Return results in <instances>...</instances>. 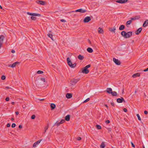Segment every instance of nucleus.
Returning a JSON list of instances; mask_svg holds the SVG:
<instances>
[{
    "label": "nucleus",
    "mask_w": 148,
    "mask_h": 148,
    "mask_svg": "<svg viewBox=\"0 0 148 148\" xmlns=\"http://www.w3.org/2000/svg\"><path fill=\"white\" fill-rule=\"evenodd\" d=\"M132 32H129L126 33L125 31L121 32V35L125 38H127L131 37L132 35Z\"/></svg>",
    "instance_id": "1"
},
{
    "label": "nucleus",
    "mask_w": 148,
    "mask_h": 148,
    "mask_svg": "<svg viewBox=\"0 0 148 148\" xmlns=\"http://www.w3.org/2000/svg\"><path fill=\"white\" fill-rule=\"evenodd\" d=\"M90 67V65L88 64L83 68L82 72L83 73L87 74L89 72V70L88 69Z\"/></svg>",
    "instance_id": "2"
},
{
    "label": "nucleus",
    "mask_w": 148,
    "mask_h": 148,
    "mask_svg": "<svg viewBox=\"0 0 148 148\" xmlns=\"http://www.w3.org/2000/svg\"><path fill=\"white\" fill-rule=\"evenodd\" d=\"M67 61L69 65L72 68H75L76 66V64H72V63L69 58H67Z\"/></svg>",
    "instance_id": "3"
},
{
    "label": "nucleus",
    "mask_w": 148,
    "mask_h": 148,
    "mask_svg": "<svg viewBox=\"0 0 148 148\" xmlns=\"http://www.w3.org/2000/svg\"><path fill=\"white\" fill-rule=\"evenodd\" d=\"M107 90H110V91H109L108 90H107V92L109 94H111L113 96H116L117 95V93L115 91H112V90L111 88H108Z\"/></svg>",
    "instance_id": "4"
},
{
    "label": "nucleus",
    "mask_w": 148,
    "mask_h": 148,
    "mask_svg": "<svg viewBox=\"0 0 148 148\" xmlns=\"http://www.w3.org/2000/svg\"><path fill=\"white\" fill-rule=\"evenodd\" d=\"M79 80V78L74 79H72L71 80V84L72 85H74L76 84L78 82Z\"/></svg>",
    "instance_id": "5"
},
{
    "label": "nucleus",
    "mask_w": 148,
    "mask_h": 148,
    "mask_svg": "<svg viewBox=\"0 0 148 148\" xmlns=\"http://www.w3.org/2000/svg\"><path fill=\"white\" fill-rule=\"evenodd\" d=\"M91 20V19L89 16L86 17L84 20V22L85 23L88 22Z\"/></svg>",
    "instance_id": "6"
},
{
    "label": "nucleus",
    "mask_w": 148,
    "mask_h": 148,
    "mask_svg": "<svg viewBox=\"0 0 148 148\" xmlns=\"http://www.w3.org/2000/svg\"><path fill=\"white\" fill-rule=\"evenodd\" d=\"M113 61L117 65H119L120 64L121 62L115 58H113Z\"/></svg>",
    "instance_id": "7"
},
{
    "label": "nucleus",
    "mask_w": 148,
    "mask_h": 148,
    "mask_svg": "<svg viewBox=\"0 0 148 148\" xmlns=\"http://www.w3.org/2000/svg\"><path fill=\"white\" fill-rule=\"evenodd\" d=\"M42 140V139H40L35 142L33 145V147L34 148L36 147L37 145H38Z\"/></svg>",
    "instance_id": "8"
},
{
    "label": "nucleus",
    "mask_w": 148,
    "mask_h": 148,
    "mask_svg": "<svg viewBox=\"0 0 148 148\" xmlns=\"http://www.w3.org/2000/svg\"><path fill=\"white\" fill-rule=\"evenodd\" d=\"M36 2L38 4L44 5H45V1L41 0H38L36 1Z\"/></svg>",
    "instance_id": "9"
},
{
    "label": "nucleus",
    "mask_w": 148,
    "mask_h": 148,
    "mask_svg": "<svg viewBox=\"0 0 148 148\" xmlns=\"http://www.w3.org/2000/svg\"><path fill=\"white\" fill-rule=\"evenodd\" d=\"M123 101H124V100L122 97H121V98H118L117 99V102L118 103H121Z\"/></svg>",
    "instance_id": "10"
},
{
    "label": "nucleus",
    "mask_w": 148,
    "mask_h": 148,
    "mask_svg": "<svg viewBox=\"0 0 148 148\" xmlns=\"http://www.w3.org/2000/svg\"><path fill=\"white\" fill-rule=\"evenodd\" d=\"M127 0H119L116 1V2L118 3H123L126 2Z\"/></svg>",
    "instance_id": "11"
},
{
    "label": "nucleus",
    "mask_w": 148,
    "mask_h": 148,
    "mask_svg": "<svg viewBox=\"0 0 148 148\" xmlns=\"http://www.w3.org/2000/svg\"><path fill=\"white\" fill-rule=\"evenodd\" d=\"M18 64V62H16L15 63H13L12 65H10L8 66L9 67H11L12 68H14L15 67L16 64Z\"/></svg>",
    "instance_id": "12"
},
{
    "label": "nucleus",
    "mask_w": 148,
    "mask_h": 148,
    "mask_svg": "<svg viewBox=\"0 0 148 148\" xmlns=\"http://www.w3.org/2000/svg\"><path fill=\"white\" fill-rule=\"evenodd\" d=\"M140 18V16H137L135 17H132L130 19L132 21L133 20H138Z\"/></svg>",
    "instance_id": "13"
},
{
    "label": "nucleus",
    "mask_w": 148,
    "mask_h": 148,
    "mask_svg": "<svg viewBox=\"0 0 148 148\" xmlns=\"http://www.w3.org/2000/svg\"><path fill=\"white\" fill-rule=\"evenodd\" d=\"M142 30V28L140 27L138 28L135 32L136 34L137 35L139 34L141 32Z\"/></svg>",
    "instance_id": "14"
},
{
    "label": "nucleus",
    "mask_w": 148,
    "mask_h": 148,
    "mask_svg": "<svg viewBox=\"0 0 148 148\" xmlns=\"http://www.w3.org/2000/svg\"><path fill=\"white\" fill-rule=\"evenodd\" d=\"M66 97L68 99L71 98L72 97V94L70 93H67L66 95Z\"/></svg>",
    "instance_id": "15"
},
{
    "label": "nucleus",
    "mask_w": 148,
    "mask_h": 148,
    "mask_svg": "<svg viewBox=\"0 0 148 148\" xmlns=\"http://www.w3.org/2000/svg\"><path fill=\"white\" fill-rule=\"evenodd\" d=\"M148 20H146L144 23L143 25V26L144 27H146L148 26Z\"/></svg>",
    "instance_id": "16"
},
{
    "label": "nucleus",
    "mask_w": 148,
    "mask_h": 148,
    "mask_svg": "<svg viewBox=\"0 0 148 148\" xmlns=\"http://www.w3.org/2000/svg\"><path fill=\"white\" fill-rule=\"evenodd\" d=\"M98 32L100 34H103V30L100 27H99L98 29Z\"/></svg>",
    "instance_id": "17"
},
{
    "label": "nucleus",
    "mask_w": 148,
    "mask_h": 148,
    "mask_svg": "<svg viewBox=\"0 0 148 148\" xmlns=\"http://www.w3.org/2000/svg\"><path fill=\"white\" fill-rule=\"evenodd\" d=\"M5 37L3 35H2L0 36V42H3Z\"/></svg>",
    "instance_id": "18"
},
{
    "label": "nucleus",
    "mask_w": 148,
    "mask_h": 148,
    "mask_svg": "<svg viewBox=\"0 0 148 148\" xmlns=\"http://www.w3.org/2000/svg\"><path fill=\"white\" fill-rule=\"evenodd\" d=\"M70 115L69 114L66 116L65 118V120L67 121H69L70 120Z\"/></svg>",
    "instance_id": "19"
},
{
    "label": "nucleus",
    "mask_w": 148,
    "mask_h": 148,
    "mask_svg": "<svg viewBox=\"0 0 148 148\" xmlns=\"http://www.w3.org/2000/svg\"><path fill=\"white\" fill-rule=\"evenodd\" d=\"M140 75V74L139 73H136L134 74L132 76V77L134 78H135L137 77H139Z\"/></svg>",
    "instance_id": "20"
},
{
    "label": "nucleus",
    "mask_w": 148,
    "mask_h": 148,
    "mask_svg": "<svg viewBox=\"0 0 148 148\" xmlns=\"http://www.w3.org/2000/svg\"><path fill=\"white\" fill-rule=\"evenodd\" d=\"M125 26L123 25H121L119 27V29L120 30H123L125 28Z\"/></svg>",
    "instance_id": "21"
},
{
    "label": "nucleus",
    "mask_w": 148,
    "mask_h": 148,
    "mask_svg": "<svg viewBox=\"0 0 148 148\" xmlns=\"http://www.w3.org/2000/svg\"><path fill=\"white\" fill-rule=\"evenodd\" d=\"M116 30V27H114L112 28H110V31L113 32L114 33H115Z\"/></svg>",
    "instance_id": "22"
},
{
    "label": "nucleus",
    "mask_w": 148,
    "mask_h": 148,
    "mask_svg": "<svg viewBox=\"0 0 148 148\" xmlns=\"http://www.w3.org/2000/svg\"><path fill=\"white\" fill-rule=\"evenodd\" d=\"M78 58L80 60H82L84 59V57L83 56H82L81 55H79L78 56Z\"/></svg>",
    "instance_id": "23"
},
{
    "label": "nucleus",
    "mask_w": 148,
    "mask_h": 148,
    "mask_svg": "<svg viewBox=\"0 0 148 148\" xmlns=\"http://www.w3.org/2000/svg\"><path fill=\"white\" fill-rule=\"evenodd\" d=\"M79 12L81 13H84L87 11L86 10H84L83 9H79Z\"/></svg>",
    "instance_id": "24"
},
{
    "label": "nucleus",
    "mask_w": 148,
    "mask_h": 148,
    "mask_svg": "<svg viewBox=\"0 0 148 148\" xmlns=\"http://www.w3.org/2000/svg\"><path fill=\"white\" fill-rule=\"evenodd\" d=\"M87 51L89 53H92L93 52V50L92 49L90 48V47H88L87 49Z\"/></svg>",
    "instance_id": "25"
},
{
    "label": "nucleus",
    "mask_w": 148,
    "mask_h": 148,
    "mask_svg": "<svg viewBox=\"0 0 148 148\" xmlns=\"http://www.w3.org/2000/svg\"><path fill=\"white\" fill-rule=\"evenodd\" d=\"M33 16H41V15L39 14H37L35 13H32Z\"/></svg>",
    "instance_id": "26"
},
{
    "label": "nucleus",
    "mask_w": 148,
    "mask_h": 148,
    "mask_svg": "<svg viewBox=\"0 0 148 148\" xmlns=\"http://www.w3.org/2000/svg\"><path fill=\"white\" fill-rule=\"evenodd\" d=\"M105 147V145L104 142L102 143L101 145H100V147L101 148H104Z\"/></svg>",
    "instance_id": "27"
},
{
    "label": "nucleus",
    "mask_w": 148,
    "mask_h": 148,
    "mask_svg": "<svg viewBox=\"0 0 148 148\" xmlns=\"http://www.w3.org/2000/svg\"><path fill=\"white\" fill-rule=\"evenodd\" d=\"M55 106H56V105L54 103H51V107L52 109H54L55 108Z\"/></svg>",
    "instance_id": "28"
},
{
    "label": "nucleus",
    "mask_w": 148,
    "mask_h": 148,
    "mask_svg": "<svg viewBox=\"0 0 148 148\" xmlns=\"http://www.w3.org/2000/svg\"><path fill=\"white\" fill-rule=\"evenodd\" d=\"M132 21L131 19L128 21H127L126 23V24L127 25H129L131 24V23L132 22Z\"/></svg>",
    "instance_id": "29"
},
{
    "label": "nucleus",
    "mask_w": 148,
    "mask_h": 148,
    "mask_svg": "<svg viewBox=\"0 0 148 148\" xmlns=\"http://www.w3.org/2000/svg\"><path fill=\"white\" fill-rule=\"evenodd\" d=\"M49 127V124H47V125L44 128L45 131L44 132V133H45L46 132V130L48 129Z\"/></svg>",
    "instance_id": "30"
},
{
    "label": "nucleus",
    "mask_w": 148,
    "mask_h": 148,
    "mask_svg": "<svg viewBox=\"0 0 148 148\" xmlns=\"http://www.w3.org/2000/svg\"><path fill=\"white\" fill-rule=\"evenodd\" d=\"M47 36L51 38L52 40H53V35L51 34H47Z\"/></svg>",
    "instance_id": "31"
},
{
    "label": "nucleus",
    "mask_w": 148,
    "mask_h": 148,
    "mask_svg": "<svg viewBox=\"0 0 148 148\" xmlns=\"http://www.w3.org/2000/svg\"><path fill=\"white\" fill-rule=\"evenodd\" d=\"M31 18L32 20L35 21L36 20V17H35L32 16L31 17Z\"/></svg>",
    "instance_id": "32"
},
{
    "label": "nucleus",
    "mask_w": 148,
    "mask_h": 148,
    "mask_svg": "<svg viewBox=\"0 0 148 148\" xmlns=\"http://www.w3.org/2000/svg\"><path fill=\"white\" fill-rule=\"evenodd\" d=\"M96 127L98 129H101V126L99 125H96Z\"/></svg>",
    "instance_id": "33"
},
{
    "label": "nucleus",
    "mask_w": 148,
    "mask_h": 148,
    "mask_svg": "<svg viewBox=\"0 0 148 148\" xmlns=\"http://www.w3.org/2000/svg\"><path fill=\"white\" fill-rule=\"evenodd\" d=\"M136 116L138 118V120L139 121H140L141 120V118L138 114H136Z\"/></svg>",
    "instance_id": "34"
},
{
    "label": "nucleus",
    "mask_w": 148,
    "mask_h": 148,
    "mask_svg": "<svg viewBox=\"0 0 148 148\" xmlns=\"http://www.w3.org/2000/svg\"><path fill=\"white\" fill-rule=\"evenodd\" d=\"M79 12V9L75 11H71L69 12V13H71V12Z\"/></svg>",
    "instance_id": "35"
},
{
    "label": "nucleus",
    "mask_w": 148,
    "mask_h": 148,
    "mask_svg": "<svg viewBox=\"0 0 148 148\" xmlns=\"http://www.w3.org/2000/svg\"><path fill=\"white\" fill-rule=\"evenodd\" d=\"M37 73L38 74H42L43 73V71H37Z\"/></svg>",
    "instance_id": "36"
},
{
    "label": "nucleus",
    "mask_w": 148,
    "mask_h": 148,
    "mask_svg": "<svg viewBox=\"0 0 148 148\" xmlns=\"http://www.w3.org/2000/svg\"><path fill=\"white\" fill-rule=\"evenodd\" d=\"M90 100V98H88L87 99H86V100L84 101V103H86L88 101Z\"/></svg>",
    "instance_id": "37"
},
{
    "label": "nucleus",
    "mask_w": 148,
    "mask_h": 148,
    "mask_svg": "<svg viewBox=\"0 0 148 148\" xmlns=\"http://www.w3.org/2000/svg\"><path fill=\"white\" fill-rule=\"evenodd\" d=\"M65 121V120L64 119H62L60 122V123L61 124L63 123Z\"/></svg>",
    "instance_id": "38"
},
{
    "label": "nucleus",
    "mask_w": 148,
    "mask_h": 148,
    "mask_svg": "<svg viewBox=\"0 0 148 148\" xmlns=\"http://www.w3.org/2000/svg\"><path fill=\"white\" fill-rule=\"evenodd\" d=\"M36 117V116L35 115H33L31 117V118L32 119H34Z\"/></svg>",
    "instance_id": "39"
},
{
    "label": "nucleus",
    "mask_w": 148,
    "mask_h": 148,
    "mask_svg": "<svg viewBox=\"0 0 148 148\" xmlns=\"http://www.w3.org/2000/svg\"><path fill=\"white\" fill-rule=\"evenodd\" d=\"M2 80H4L5 79V77L4 75H3L1 77Z\"/></svg>",
    "instance_id": "40"
},
{
    "label": "nucleus",
    "mask_w": 148,
    "mask_h": 148,
    "mask_svg": "<svg viewBox=\"0 0 148 148\" xmlns=\"http://www.w3.org/2000/svg\"><path fill=\"white\" fill-rule=\"evenodd\" d=\"M27 14L28 15L32 16V13H30L29 12H27Z\"/></svg>",
    "instance_id": "41"
},
{
    "label": "nucleus",
    "mask_w": 148,
    "mask_h": 148,
    "mask_svg": "<svg viewBox=\"0 0 148 148\" xmlns=\"http://www.w3.org/2000/svg\"><path fill=\"white\" fill-rule=\"evenodd\" d=\"M16 126V124L14 123H13L12 124V128Z\"/></svg>",
    "instance_id": "42"
},
{
    "label": "nucleus",
    "mask_w": 148,
    "mask_h": 148,
    "mask_svg": "<svg viewBox=\"0 0 148 148\" xmlns=\"http://www.w3.org/2000/svg\"><path fill=\"white\" fill-rule=\"evenodd\" d=\"M41 80L42 81H43V82H45V78H41Z\"/></svg>",
    "instance_id": "43"
},
{
    "label": "nucleus",
    "mask_w": 148,
    "mask_h": 148,
    "mask_svg": "<svg viewBox=\"0 0 148 148\" xmlns=\"http://www.w3.org/2000/svg\"><path fill=\"white\" fill-rule=\"evenodd\" d=\"M60 21L62 22H66V20L64 19H61Z\"/></svg>",
    "instance_id": "44"
},
{
    "label": "nucleus",
    "mask_w": 148,
    "mask_h": 148,
    "mask_svg": "<svg viewBox=\"0 0 148 148\" xmlns=\"http://www.w3.org/2000/svg\"><path fill=\"white\" fill-rule=\"evenodd\" d=\"M110 121L109 120H107L106 121H105V123L107 124L109 123H110Z\"/></svg>",
    "instance_id": "45"
},
{
    "label": "nucleus",
    "mask_w": 148,
    "mask_h": 148,
    "mask_svg": "<svg viewBox=\"0 0 148 148\" xmlns=\"http://www.w3.org/2000/svg\"><path fill=\"white\" fill-rule=\"evenodd\" d=\"M132 146L133 147H135V145L132 142H131Z\"/></svg>",
    "instance_id": "46"
},
{
    "label": "nucleus",
    "mask_w": 148,
    "mask_h": 148,
    "mask_svg": "<svg viewBox=\"0 0 148 148\" xmlns=\"http://www.w3.org/2000/svg\"><path fill=\"white\" fill-rule=\"evenodd\" d=\"M5 100L7 101H8L9 100V98L8 97H7L5 99Z\"/></svg>",
    "instance_id": "47"
},
{
    "label": "nucleus",
    "mask_w": 148,
    "mask_h": 148,
    "mask_svg": "<svg viewBox=\"0 0 148 148\" xmlns=\"http://www.w3.org/2000/svg\"><path fill=\"white\" fill-rule=\"evenodd\" d=\"M81 138L80 137H78L77 138V140H80L81 139Z\"/></svg>",
    "instance_id": "48"
},
{
    "label": "nucleus",
    "mask_w": 148,
    "mask_h": 148,
    "mask_svg": "<svg viewBox=\"0 0 148 148\" xmlns=\"http://www.w3.org/2000/svg\"><path fill=\"white\" fill-rule=\"evenodd\" d=\"M10 123H8L7 124V127H10Z\"/></svg>",
    "instance_id": "49"
},
{
    "label": "nucleus",
    "mask_w": 148,
    "mask_h": 148,
    "mask_svg": "<svg viewBox=\"0 0 148 148\" xmlns=\"http://www.w3.org/2000/svg\"><path fill=\"white\" fill-rule=\"evenodd\" d=\"M144 114H148V112L146 110H145L144 112Z\"/></svg>",
    "instance_id": "50"
},
{
    "label": "nucleus",
    "mask_w": 148,
    "mask_h": 148,
    "mask_svg": "<svg viewBox=\"0 0 148 148\" xmlns=\"http://www.w3.org/2000/svg\"><path fill=\"white\" fill-rule=\"evenodd\" d=\"M143 71L144 72L148 71V68L146 69H144Z\"/></svg>",
    "instance_id": "51"
},
{
    "label": "nucleus",
    "mask_w": 148,
    "mask_h": 148,
    "mask_svg": "<svg viewBox=\"0 0 148 148\" xmlns=\"http://www.w3.org/2000/svg\"><path fill=\"white\" fill-rule=\"evenodd\" d=\"M123 110V111L125 112H126L127 111V109L125 108H124Z\"/></svg>",
    "instance_id": "52"
},
{
    "label": "nucleus",
    "mask_w": 148,
    "mask_h": 148,
    "mask_svg": "<svg viewBox=\"0 0 148 148\" xmlns=\"http://www.w3.org/2000/svg\"><path fill=\"white\" fill-rule=\"evenodd\" d=\"M12 53H14L15 52V51L14 50H12L11 51Z\"/></svg>",
    "instance_id": "53"
},
{
    "label": "nucleus",
    "mask_w": 148,
    "mask_h": 148,
    "mask_svg": "<svg viewBox=\"0 0 148 148\" xmlns=\"http://www.w3.org/2000/svg\"><path fill=\"white\" fill-rule=\"evenodd\" d=\"M22 128V125H19V128Z\"/></svg>",
    "instance_id": "54"
},
{
    "label": "nucleus",
    "mask_w": 148,
    "mask_h": 148,
    "mask_svg": "<svg viewBox=\"0 0 148 148\" xmlns=\"http://www.w3.org/2000/svg\"><path fill=\"white\" fill-rule=\"evenodd\" d=\"M111 105L112 106H114V104L113 103H111Z\"/></svg>",
    "instance_id": "55"
},
{
    "label": "nucleus",
    "mask_w": 148,
    "mask_h": 148,
    "mask_svg": "<svg viewBox=\"0 0 148 148\" xmlns=\"http://www.w3.org/2000/svg\"><path fill=\"white\" fill-rule=\"evenodd\" d=\"M5 88H6L7 89H10V87H8V86H6L5 87Z\"/></svg>",
    "instance_id": "56"
},
{
    "label": "nucleus",
    "mask_w": 148,
    "mask_h": 148,
    "mask_svg": "<svg viewBox=\"0 0 148 148\" xmlns=\"http://www.w3.org/2000/svg\"><path fill=\"white\" fill-rule=\"evenodd\" d=\"M16 115L18 114V112L17 111V112H16Z\"/></svg>",
    "instance_id": "57"
},
{
    "label": "nucleus",
    "mask_w": 148,
    "mask_h": 148,
    "mask_svg": "<svg viewBox=\"0 0 148 148\" xmlns=\"http://www.w3.org/2000/svg\"><path fill=\"white\" fill-rule=\"evenodd\" d=\"M44 99H40V101H43L44 100Z\"/></svg>",
    "instance_id": "58"
},
{
    "label": "nucleus",
    "mask_w": 148,
    "mask_h": 148,
    "mask_svg": "<svg viewBox=\"0 0 148 148\" xmlns=\"http://www.w3.org/2000/svg\"><path fill=\"white\" fill-rule=\"evenodd\" d=\"M61 124L60 123H58L57 124V126H58L59 125H60V124Z\"/></svg>",
    "instance_id": "59"
},
{
    "label": "nucleus",
    "mask_w": 148,
    "mask_h": 148,
    "mask_svg": "<svg viewBox=\"0 0 148 148\" xmlns=\"http://www.w3.org/2000/svg\"><path fill=\"white\" fill-rule=\"evenodd\" d=\"M11 119L12 121H13L14 120V118H12Z\"/></svg>",
    "instance_id": "60"
},
{
    "label": "nucleus",
    "mask_w": 148,
    "mask_h": 148,
    "mask_svg": "<svg viewBox=\"0 0 148 148\" xmlns=\"http://www.w3.org/2000/svg\"><path fill=\"white\" fill-rule=\"evenodd\" d=\"M0 8L1 9L3 8L2 7L1 5H0Z\"/></svg>",
    "instance_id": "61"
},
{
    "label": "nucleus",
    "mask_w": 148,
    "mask_h": 148,
    "mask_svg": "<svg viewBox=\"0 0 148 148\" xmlns=\"http://www.w3.org/2000/svg\"><path fill=\"white\" fill-rule=\"evenodd\" d=\"M105 106L106 107H107V108H108V106H107V105H106H106H105Z\"/></svg>",
    "instance_id": "62"
},
{
    "label": "nucleus",
    "mask_w": 148,
    "mask_h": 148,
    "mask_svg": "<svg viewBox=\"0 0 148 148\" xmlns=\"http://www.w3.org/2000/svg\"><path fill=\"white\" fill-rule=\"evenodd\" d=\"M143 148H145L144 145H143Z\"/></svg>",
    "instance_id": "63"
},
{
    "label": "nucleus",
    "mask_w": 148,
    "mask_h": 148,
    "mask_svg": "<svg viewBox=\"0 0 148 148\" xmlns=\"http://www.w3.org/2000/svg\"><path fill=\"white\" fill-rule=\"evenodd\" d=\"M144 96H145V97H146V95L145 93H144Z\"/></svg>",
    "instance_id": "64"
}]
</instances>
